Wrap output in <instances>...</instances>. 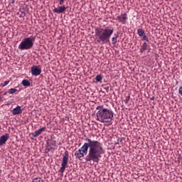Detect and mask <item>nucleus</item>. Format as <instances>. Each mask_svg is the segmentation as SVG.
<instances>
[{"label":"nucleus","mask_w":182,"mask_h":182,"mask_svg":"<svg viewBox=\"0 0 182 182\" xmlns=\"http://www.w3.org/2000/svg\"><path fill=\"white\" fill-rule=\"evenodd\" d=\"M103 79V77H102V75H97L95 77V80L97 82H102V80Z\"/></svg>","instance_id":"nucleus-18"},{"label":"nucleus","mask_w":182,"mask_h":182,"mask_svg":"<svg viewBox=\"0 0 182 182\" xmlns=\"http://www.w3.org/2000/svg\"><path fill=\"white\" fill-rule=\"evenodd\" d=\"M137 35H139L142 41H145L146 42H149V37L146 35V32L142 28L137 29Z\"/></svg>","instance_id":"nucleus-8"},{"label":"nucleus","mask_w":182,"mask_h":182,"mask_svg":"<svg viewBox=\"0 0 182 182\" xmlns=\"http://www.w3.org/2000/svg\"><path fill=\"white\" fill-rule=\"evenodd\" d=\"M96 110H98L96 113L97 120L101 123H110L114 117L113 110L105 108L103 105L97 106Z\"/></svg>","instance_id":"nucleus-3"},{"label":"nucleus","mask_w":182,"mask_h":182,"mask_svg":"<svg viewBox=\"0 0 182 182\" xmlns=\"http://www.w3.org/2000/svg\"><path fill=\"white\" fill-rule=\"evenodd\" d=\"M6 85H9V80L5 81V82L2 84L3 87H5V86H6Z\"/></svg>","instance_id":"nucleus-20"},{"label":"nucleus","mask_w":182,"mask_h":182,"mask_svg":"<svg viewBox=\"0 0 182 182\" xmlns=\"http://www.w3.org/2000/svg\"><path fill=\"white\" fill-rule=\"evenodd\" d=\"M149 49V45L146 42L143 43L140 48V53H143V52Z\"/></svg>","instance_id":"nucleus-13"},{"label":"nucleus","mask_w":182,"mask_h":182,"mask_svg":"<svg viewBox=\"0 0 182 182\" xmlns=\"http://www.w3.org/2000/svg\"><path fill=\"white\" fill-rule=\"evenodd\" d=\"M127 19H129V17H127V14L124 13L117 16L115 21H118V22L119 23H122V25H126L127 23Z\"/></svg>","instance_id":"nucleus-6"},{"label":"nucleus","mask_w":182,"mask_h":182,"mask_svg":"<svg viewBox=\"0 0 182 182\" xmlns=\"http://www.w3.org/2000/svg\"><path fill=\"white\" fill-rule=\"evenodd\" d=\"M117 38H119V34L114 33V37L112 38V45H116V43H117Z\"/></svg>","instance_id":"nucleus-14"},{"label":"nucleus","mask_w":182,"mask_h":182,"mask_svg":"<svg viewBox=\"0 0 182 182\" xmlns=\"http://www.w3.org/2000/svg\"><path fill=\"white\" fill-rule=\"evenodd\" d=\"M0 100H1V97H0Z\"/></svg>","instance_id":"nucleus-24"},{"label":"nucleus","mask_w":182,"mask_h":182,"mask_svg":"<svg viewBox=\"0 0 182 182\" xmlns=\"http://www.w3.org/2000/svg\"><path fill=\"white\" fill-rule=\"evenodd\" d=\"M36 38V37L33 36L23 38L18 45V49L21 50H29V49H32Z\"/></svg>","instance_id":"nucleus-4"},{"label":"nucleus","mask_w":182,"mask_h":182,"mask_svg":"<svg viewBox=\"0 0 182 182\" xmlns=\"http://www.w3.org/2000/svg\"><path fill=\"white\" fill-rule=\"evenodd\" d=\"M18 92V90L16 88H11L9 90V93L10 95H14V93H16Z\"/></svg>","instance_id":"nucleus-16"},{"label":"nucleus","mask_w":182,"mask_h":182,"mask_svg":"<svg viewBox=\"0 0 182 182\" xmlns=\"http://www.w3.org/2000/svg\"><path fill=\"white\" fill-rule=\"evenodd\" d=\"M32 182H43V179H42V178H41V177L34 178L33 179Z\"/></svg>","instance_id":"nucleus-17"},{"label":"nucleus","mask_w":182,"mask_h":182,"mask_svg":"<svg viewBox=\"0 0 182 182\" xmlns=\"http://www.w3.org/2000/svg\"><path fill=\"white\" fill-rule=\"evenodd\" d=\"M85 140L87 142L84 143L82 146L75 152V158L80 159L82 157H85V154H87L85 161L99 163L102 159V154H105L102 143L89 138H85Z\"/></svg>","instance_id":"nucleus-1"},{"label":"nucleus","mask_w":182,"mask_h":182,"mask_svg":"<svg viewBox=\"0 0 182 182\" xmlns=\"http://www.w3.org/2000/svg\"><path fill=\"white\" fill-rule=\"evenodd\" d=\"M63 4H65V0H59V5H62Z\"/></svg>","instance_id":"nucleus-22"},{"label":"nucleus","mask_w":182,"mask_h":182,"mask_svg":"<svg viewBox=\"0 0 182 182\" xmlns=\"http://www.w3.org/2000/svg\"><path fill=\"white\" fill-rule=\"evenodd\" d=\"M22 113V109L21 108V106L18 105L16 108L13 109L12 110V114L16 116V114H21Z\"/></svg>","instance_id":"nucleus-11"},{"label":"nucleus","mask_w":182,"mask_h":182,"mask_svg":"<svg viewBox=\"0 0 182 182\" xmlns=\"http://www.w3.org/2000/svg\"><path fill=\"white\" fill-rule=\"evenodd\" d=\"M66 11V6H61L59 8H55L53 10L54 14H63Z\"/></svg>","instance_id":"nucleus-10"},{"label":"nucleus","mask_w":182,"mask_h":182,"mask_svg":"<svg viewBox=\"0 0 182 182\" xmlns=\"http://www.w3.org/2000/svg\"><path fill=\"white\" fill-rule=\"evenodd\" d=\"M11 4H15V0H12Z\"/></svg>","instance_id":"nucleus-23"},{"label":"nucleus","mask_w":182,"mask_h":182,"mask_svg":"<svg viewBox=\"0 0 182 182\" xmlns=\"http://www.w3.org/2000/svg\"><path fill=\"white\" fill-rule=\"evenodd\" d=\"M45 129H46V128L43 127V128L39 129L38 131L33 132L32 133L33 137H38V136H39V134H41L42 133V132H43V130H45Z\"/></svg>","instance_id":"nucleus-12"},{"label":"nucleus","mask_w":182,"mask_h":182,"mask_svg":"<svg viewBox=\"0 0 182 182\" xmlns=\"http://www.w3.org/2000/svg\"><path fill=\"white\" fill-rule=\"evenodd\" d=\"M69 161V151H65L63 156V161L61 164V167L60 168V173H65L66 167H68V163Z\"/></svg>","instance_id":"nucleus-5"},{"label":"nucleus","mask_w":182,"mask_h":182,"mask_svg":"<svg viewBox=\"0 0 182 182\" xmlns=\"http://www.w3.org/2000/svg\"><path fill=\"white\" fill-rule=\"evenodd\" d=\"M114 29L113 28L104 27L95 29V38L96 43L104 45L110 42V38L113 35Z\"/></svg>","instance_id":"nucleus-2"},{"label":"nucleus","mask_w":182,"mask_h":182,"mask_svg":"<svg viewBox=\"0 0 182 182\" xmlns=\"http://www.w3.org/2000/svg\"><path fill=\"white\" fill-rule=\"evenodd\" d=\"M31 74L33 75V76H39V75H41V73H42V68H41V66H38V65H33L31 67Z\"/></svg>","instance_id":"nucleus-7"},{"label":"nucleus","mask_w":182,"mask_h":182,"mask_svg":"<svg viewBox=\"0 0 182 182\" xmlns=\"http://www.w3.org/2000/svg\"><path fill=\"white\" fill-rule=\"evenodd\" d=\"M9 140V134H6L0 137V146H4Z\"/></svg>","instance_id":"nucleus-9"},{"label":"nucleus","mask_w":182,"mask_h":182,"mask_svg":"<svg viewBox=\"0 0 182 182\" xmlns=\"http://www.w3.org/2000/svg\"><path fill=\"white\" fill-rule=\"evenodd\" d=\"M129 100H130V97H126L124 102L127 105V103H129Z\"/></svg>","instance_id":"nucleus-19"},{"label":"nucleus","mask_w":182,"mask_h":182,"mask_svg":"<svg viewBox=\"0 0 182 182\" xmlns=\"http://www.w3.org/2000/svg\"><path fill=\"white\" fill-rule=\"evenodd\" d=\"M178 93L181 96H182V86H181L179 88H178Z\"/></svg>","instance_id":"nucleus-21"},{"label":"nucleus","mask_w":182,"mask_h":182,"mask_svg":"<svg viewBox=\"0 0 182 182\" xmlns=\"http://www.w3.org/2000/svg\"><path fill=\"white\" fill-rule=\"evenodd\" d=\"M0 60H1V58H0Z\"/></svg>","instance_id":"nucleus-25"},{"label":"nucleus","mask_w":182,"mask_h":182,"mask_svg":"<svg viewBox=\"0 0 182 182\" xmlns=\"http://www.w3.org/2000/svg\"><path fill=\"white\" fill-rule=\"evenodd\" d=\"M21 84L26 87H29V86H31V82L28 80H23Z\"/></svg>","instance_id":"nucleus-15"}]
</instances>
